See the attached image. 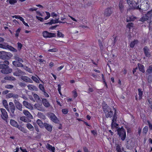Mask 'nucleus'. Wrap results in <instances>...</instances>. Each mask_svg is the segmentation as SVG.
<instances>
[{
  "label": "nucleus",
  "instance_id": "f257e3e1",
  "mask_svg": "<svg viewBox=\"0 0 152 152\" xmlns=\"http://www.w3.org/2000/svg\"><path fill=\"white\" fill-rule=\"evenodd\" d=\"M117 134L122 141L125 140L126 137V131L123 126L117 129Z\"/></svg>",
  "mask_w": 152,
  "mask_h": 152
},
{
  "label": "nucleus",
  "instance_id": "f03ea898",
  "mask_svg": "<svg viewBox=\"0 0 152 152\" xmlns=\"http://www.w3.org/2000/svg\"><path fill=\"white\" fill-rule=\"evenodd\" d=\"M127 3L134 9H139L138 0H126Z\"/></svg>",
  "mask_w": 152,
  "mask_h": 152
},
{
  "label": "nucleus",
  "instance_id": "7ed1b4c3",
  "mask_svg": "<svg viewBox=\"0 0 152 152\" xmlns=\"http://www.w3.org/2000/svg\"><path fill=\"white\" fill-rule=\"evenodd\" d=\"M0 69H2L1 72L4 74H7L11 73L12 70L11 69L9 68L7 65L4 64H0Z\"/></svg>",
  "mask_w": 152,
  "mask_h": 152
},
{
  "label": "nucleus",
  "instance_id": "20e7f679",
  "mask_svg": "<svg viewBox=\"0 0 152 152\" xmlns=\"http://www.w3.org/2000/svg\"><path fill=\"white\" fill-rule=\"evenodd\" d=\"M42 36L45 38H48L56 37V35L55 33L49 32L47 31H44L42 32Z\"/></svg>",
  "mask_w": 152,
  "mask_h": 152
},
{
  "label": "nucleus",
  "instance_id": "39448f33",
  "mask_svg": "<svg viewBox=\"0 0 152 152\" xmlns=\"http://www.w3.org/2000/svg\"><path fill=\"white\" fill-rule=\"evenodd\" d=\"M0 110L1 113L2 118L4 121H7L8 118V116L6 110L3 108H1Z\"/></svg>",
  "mask_w": 152,
  "mask_h": 152
},
{
  "label": "nucleus",
  "instance_id": "423d86ee",
  "mask_svg": "<svg viewBox=\"0 0 152 152\" xmlns=\"http://www.w3.org/2000/svg\"><path fill=\"white\" fill-rule=\"evenodd\" d=\"M105 113V116L106 118H111L113 117V113L111 108H109V110L104 112Z\"/></svg>",
  "mask_w": 152,
  "mask_h": 152
},
{
  "label": "nucleus",
  "instance_id": "0eeeda50",
  "mask_svg": "<svg viewBox=\"0 0 152 152\" xmlns=\"http://www.w3.org/2000/svg\"><path fill=\"white\" fill-rule=\"evenodd\" d=\"M113 12L111 7H108L106 9L104 10V15L105 17L110 16Z\"/></svg>",
  "mask_w": 152,
  "mask_h": 152
},
{
  "label": "nucleus",
  "instance_id": "6e6552de",
  "mask_svg": "<svg viewBox=\"0 0 152 152\" xmlns=\"http://www.w3.org/2000/svg\"><path fill=\"white\" fill-rule=\"evenodd\" d=\"M9 112L10 111L11 113L14 114L15 109V107L14 104L12 102H10L9 103Z\"/></svg>",
  "mask_w": 152,
  "mask_h": 152
},
{
  "label": "nucleus",
  "instance_id": "1a4fd4ad",
  "mask_svg": "<svg viewBox=\"0 0 152 152\" xmlns=\"http://www.w3.org/2000/svg\"><path fill=\"white\" fill-rule=\"evenodd\" d=\"M143 51L145 56L147 57H149L151 56V53L150 52V50L147 46L144 47L143 49Z\"/></svg>",
  "mask_w": 152,
  "mask_h": 152
},
{
  "label": "nucleus",
  "instance_id": "9d476101",
  "mask_svg": "<svg viewBox=\"0 0 152 152\" xmlns=\"http://www.w3.org/2000/svg\"><path fill=\"white\" fill-rule=\"evenodd\" d=\"M59 19H56L55 20H53V19H51L50 21L49 22L46 23V24H49L51 25L53 24L59 23H65L66 22H63L60 20H58Z\"/></svg>",
  "mask_w": 152,
  "mask_h": 152
},
{
  "label": "nucleus",
  "instance_id": "9b49d317",
  "mask_svg": "<svg viewBox=\"0 0 152 152\" xmlns=\"http://www.w3.org/2000/svg\"><path fill=\"white\" fill-rule=\"evenodd\" d=\"M10 124L12 126L16 127L20 129V126H19L18 123L14 120L11 119L10 120Z\"/></svg>",
  "mask_w": 152,
  "mask_h": 152
},
{
  "label": "nucleus",
  "instance_id": "f8f14e48",
  "mask_svg": "<svg viewBox=\"0 0 152 152\" xmlns=\"http://www.w3.org/2000/svg\"><path fill=\"white\" fill-rule=\"evenodd\" d=\"M50 118L51 120L55 123H57L59 122L58 118L53 113H51Z\"/></svg>",
  "mask_w": 152,
  "mask_h": 152
},
{
  "label": "nucleus",
  "instance_id": "ddd939ff",
  "mask_svg": "<svg viewBox=\"0 0 152 152\" xmlns=\"http://www.w3.org/2000/svg\"><path fill=\"white\" fill-rule=\"evenodd\" d=\"M118 7L119 10L121 13H123L124 11V1L122 0L120 1L118 4Z\"/></svg>",
  "mask_w": 152,
  "mask_h": 152
},
{
  "label": "nucleus",
  "instance_id": "4468645a",
  "mask_svg": "<svg viewBox=\"0 0 152 152\" xmlns=\"http://www.w3.org/2000/svg\"><path fill=\"white\" fill-rule=\"evenodd\" d=\"M8 53L5 51H0V58H1L5 59H7L8 56Z\"/></svg>",
  "mask_w": 152,
  "mask_h": 152
},
{
  "label": "nucleus",
  "instance_id": "2eb2a0df",
  "mask_svg": "<svg viewBox=\"0 0 152 152\" xmlns=\"http://www.w3.org/2000/svg\"><path fill=\"white\" fill-rule=\"evenodd\" d=\"M44 126L46 129L49 132H51L52 130L53 126L50 124L47 123H44Z\"/></svg>",
  "mask_w": 152,
  "mask_h": 152
},
{
  "label": "nucleus",
  "instance_id": "dca6fc26",
  "mask_svg": "<svg viewBox=\"0 0 152 152\" xmlns=\"http://www.w3.org/2000/svg\"><path fill=\"white\" fill-rule=\"evenodd\" d=\"M23 112L24 115H25L28 118L31 119L33 118L32 115L27 110H23Z\"/></svg>",
  "mask_w": 152,
  "mask_h": 152
},
{
  "label": "nucleus",
  "instance_id": "f3484780",
  "mask_svg": "<svg viewBox=\"0 0 152 152\" xmlns=\"http://www.w3.org/2000/svg\"><path fill=\"white\" fill-rule=\"evenodd\" d=\"M21 79L24 81L26 82L32 83V80L30 78L26 76H22L21 77Z\"/></svg>",
  "mask_w": 152,
  "mask_h": 152
},
{
  "label": "nucleus",
  "instance_id": "a211bd4d",
  "mask_svg": "<svg viewBox=\"0 0 152 152\" xmlns=\"http://www.w3.org/2000/svg\"><path fill=\"white\" fill-rule=\"evenodd\" d=\"M16 107L19 111H22V105L18 101L15 102Z\"/></svg>",
  "mask_w": 152,
  "mask_h": 152
},
{
  "label": "nucleus",
  "instance_id": "6ab92c4d",
  "mask_svg": "<svg viewBox=\"0 0 152 152\" xmlns=\"http://www.w3.org/2000/svg\"><path fill=\"white\" fill-rule=\"evenodd\" d=\"M20 61H14L12 62L13 64L15 66L20 67H23V65Z\"/></svg>",
  "mask_w": 152,
  "mask_h": 152
},
{
  "label": "nucleus",
  "instance_id": "aec40b11",
  "mask_svg": "<svg viewBox=\"0 0 152 152\" xmlns=\"http://www.w3.org/2000/svg\"><path fill=\"white\" fill-rule=\"evenodd\" d=\"M42 102L44 105L46 107H48L50 106V104L48 101L45 98L42 99Z\"/></svg>",
  "mask_w": 152,
  "mask_h": 152
},
{
  "label": "nucleus",
  "instance_id": "412c9836",
  "mask_svg": "<svg viewBox=\"0 0 152 152\" xmlns=\"http://www.w3.org/2000/svg\"><path fill=\"white\" fill-rule=\"evenodd\" d=\"M149 12H148L147 14L142 17L140 19V21L143 22L148 20L149 18L148 15H149Z\"/></svg>",
  "mask_w": 152,
  "mask_h": 152
},
{
  "label": "nucleus",
  "instance_id": "4be33fe9",
  "mask_svg": "<svg viewBox=\"0 0 152 152\" xmlns=\"http://www.w3.org/2000/svg\"><path fill=\"white\" fill-rule=\"evenodd\" d=\"M137 66L139 71L144 73L145 72L144 66L140 63L137 64Z\"/></svg>",
  "mask_w": 152,
  "mask_h": 152
},
{
  "label": "nucleus",
  "instance_id": "5701e85b",
  "mask_svg": "<svg viewBox=\"0 0 152 152\" xmlns=\"http://www.w3.org/2000/svg\"><path fill=\"white\" fill-rule=\"evenodd\" d=\"M23 72L20 69H18L15 72L13 73V75L15 76H19L22 75Z\"/></svg>",
  "mask_w": 152,
  "mask_h": 152
},
{
  "label": "nucleus",
  "instance_id": "b1692460",
  "mask_svg": "<svg viewBox=\"0 0 152 152\" xmlns=\"http://www.w3.org/2000/svg\"><path fill=\"white\" fill-rule=\"evenodd\" d=\"M136 19V18L132 15L127 16L126 18V20L127 22H129L134 21Z\"/></svg>",
  "mask_w": 152,
  "mask_h": 152
},
{
  "label": "nucleus",
  "instance_id": "393cba45",
  "mask_svg": "<svg viewBox=\"0 0 152 152\" xmlns=\"http://www.w3.org/2000/svg\"><path fill=\"white\" fill-rule=\"evenodd\" d=\"M113 110L114 111V115H113V117L112 119V121H116V120L117 119V114L116 113V110L115 108L113 107Z\"/></svg>",
  "mask_w": 152,
  "mask_h": 152
},
{
  "label": "nucleus",
  "instance_id": "a878e982",
  "mask_svg": "<svg viewBox=\"0 0 152 152\" xmlns=\"http://www.w3.org/2000/svg\"><path fill=\"white\" fill-rule=\"evenodd\" d=\"M20 120L25 122L28 123L31 121V120L28 119V118L25 116L21 117L20 118Z\"/></svg>",
  "mask_w": 152,
  "mask_h": 152
},
{
  "label": "nucleus",
  "instance_id": "bb28decb",
  "mask_svg": "<svg viewBox=\"0 0 152 152\" xmlns=\"http://www.w3.org/2000/svg\"><path fill=\"white\" fill-rule=\"evenodd\" d=\"M102 107L104 112L106 110H108L109 108H110L108 107V106L105 102L104 103L103 102L102 105Z\"/></svg>",
  "mask_w": 152,
  "mask_h": 152
},
{
  "label": "nucleus",
  "instance_id": "cd10ccee",
  "mask_svg": "<svg viewBox=\"0 0 152 152\" xmlns=\"http://www.w3.org/2000/svg\"><path fill=\"white\" fill-rule=\"evenodd\" d=\"M7 96L8 98L13 97V98H16L18 97V95L17 94H13V93H11L8 94Z\"/></svg>",
  "mask_w": 152,
  "mask_h": 152
},
{
  "label": "nucleus",
  "instance_id": "c85d7f7f",
  "mask_svg": "<svg viewBox=\"0 0 152 152\" xmlns=\"http://www.w3.org/2000/svg\"><path fill=\"white\" fill-rule=\"evenodd\" d=\"M138 41L137 40H134L132 41L130 44V47L132 48H133L135 45L138 43Z\"/></svg>",
  "mask_w": 152,
  "mask_h": 152
},
{
  "label": "nucleus",
  "instance_id": "c756f323",
  "mask_svg": "<svg viewBox=\"0 0 152 152\" xmlns=\"http://www.w3.org/2000/svg\"><path fill=\"white\" fill-rule=\"evenodd\" d=\"M26 127L30 131H33L34 128L33 126L30 123H28L26 124Z\"/></svg>",
  "mask_w": 152,
  "mask_h": 152
},
{
  "label": "nucleus",
  "instance_id": "7c9ffc66",
  "mask_svg": "<svg viewBox=\"0 0 152 152\" xmlns=\"http://www.w3.org/2000/svg\"><path fill=\"white\" fill-rule=\"evenodd\" d=\"M7 45V49H8L11 51L14 52H17V50L16 49H15L12 46L9 45L8 44Z\"/></svg>",
  "mask_w": 152,
  "mask_h": 152
},
{
  "label": "nucleus",
  "instance_id": "2f4dec72",
  "mask_svg": "<svg viewBox=\"0 0 152 152\" xmlns=\"http://www.w3.org/2000/svg\"><path fill=\"white\" fill-rule=\"evenodd\" d=\"M2 103L3 105H4V107L8 111H9V108L8 107V105L7 102V101L6 100L4 99L2 101Z\"/></svg>",
  "mask_w": 152,
  "mask_h": 152
},
{
  "label": "nucleus",
  "instance_id": "473e14b6",
  "mask_svg": "<svg viewBox=\"0 0 152 152\" xmlns=\"http://www.w3.org/2000/svg\"><path fill=\"white\" fill-rule=\"evenodd\" d=\"M111 125L112 129L118 128V125L116 123V121H112Z\"/></svg>",
  "mask_w": 152,
  "mask_h": 152
},
{
  "label": "nucleus",
  "instance_id": "72a5a7b5",
  "mask_svg": "<svg viewBox=\"0 0 152 152\" xmlns=\"http://www.w3.org/2000/svg\"><path fill=\"white\" fill-rule=\"evenodd\" d=\"M138 95L139 96V98L140 99H142V96L143 95V91L141 88H138Z\"/></svg>",
  "mask_w": 152,
  "mask_h": 152
},
{
  "label": "nucleus",
  "instance_id": "f704fd0d",
  "mask_svg": "<svg viewBox=\"0 0 152 152\" xmlns=\"http://www.w3.org/2000/svg\"><path fill=\"white\" fill-rule=\"evenodd\" d=\"M14 59L15 60V61H20L21 62H23V60L22 58H20L18 55H16L14 57Z\"/></svg>",
  "mask_w": 152,
  "mask_h": 152
},
{
  "label": "nucleus",
  "instance_id": "c9c22d12",
  "mask_svg": "<svg viewBox=\"0 0 152 152\" xmlns=\"http://www.w3.org/2000/svg\"><path fill=\"white\" fill-rule=\"evenodd\" d=\"M148 130V127L147 126H145L143 129L142 134L143 135H145Z\"/></svg>",
  "mask_w": 152,
  "mask_h": 152
},
{
  "label": "nucleus",
  "instance_id": "e433bc0d",
  "mask_svg": "<svg viewBox=\"0 0 152 152\" xmlns=\"http://www.w3.org/2000/svg\"><path fill=\"white\" fill-rule=\"evenodd\" d=\"M37 123L41 128L44 126V124H43L42 121L39 119L37 120Z\"/></svg>",
  "mask_w": 152,
  "mask_h": 152
},
{
  "label": "nucleus",
  "instance_id": "4c0bfd02",
  "mask_svg": "<svg viewBox=\"0 0 152 152\" xmlns=\"http://www.w3.org/2000/svg\"><path fill=\"white\" fill-rule=\"evenodd\" d=\"M102 80L103 81V83H104L105 86H106V87L107 88H108V86L106 83V80L105 79L104 77V75L103 74H102Z\"/></svg>",
  "mask_w": 152,
  "mask_h": 152
},
{
  "label": "nucleus",
  "instance_id": "58836bf2",
  "mask_svg": "<svg viewBox=\"0 0 152 152\" xmlns=\"http://www.w3.org/2000/svg\"><path fill=\"white\" fill-rule=\"evenodd\" d=\"M47 149L51 151H53V150L55 149V148L54 147L48 144L47 146Z\"/></svg>",
  "mask_w": 152,
  "mask_h": 152
},
{
  "label": "nucleus",
  "instance_id": "ea45409f",
  "mask_svg": "<svg viewBox=\"0 0 152 152\" xmlns=\"http://www.w3.org/2000/svg\"><path fill=\"white\" fill-rule=\"evenodd\" d=\"M32 80L36 83H39V79L36 77L32 76L31 77Z\"/></svg>",
  "mask_w": 152,
  "mask_h": 152
},
{
  "label": "nucleus",
  "instance_id": "a19ab883",
  "mask_svg": "<svg viewBox=\"0 0 152 152\" xmlns=\"http://www.w3.org/2000/svg\"><path fill=\"white\" fill-rule=\"evenodd\" d=\"M23 67L25 70H26L28 72L30 73H32V70L30 68H29L26 66H24L23 67Z\"/></svg>",
  "mask_w": 152,
  "mask_h": 152
},
{
  "label": "nucleus",
  "instance_id": "79ce46f5",
  "mask_svg": "<svg viewBox=\"0 0 152 152\" xmlns=\"http://www.w3.org/2000/svg\"><path fill=\"white\" fill-rule=\"evenodd\" d=\"M146 72L148 74H151L152 72V66L151 65L149 66L148 68L146 70Z\"/></svg>",
  "mask_w": 152,
  "mask_h": 152
},
{
  "label": "nucleus",
  "instance_id": "37998d69",
  "mask_svg": "<svg viewBox=\"0 0 152 152\" xmlns=\"http://www.w3.org/2000/svg\"><path fill=\"white\" fill-rule=\"evenodd\" d=\"M107 33L105 31H104L103 32V34H102V35L100 36V37L104 39L107 37Z\"/></svg>",
  "mask_w": 152,
  "mask_h": 152
},
{
  "label": "nucleus",
  "instance_id": "c03bdc74",
  "mask_svg": "<svg viewBox=\"0 0 152 152\" xmlns=\"http://www.w3.org/2000/svg\"><path fill=\"white\" fill-rule=\"evenodd\" d=\"M8 1H9V3L11 5L14 4L17 2V0H7V2Z\"/></svg>",
  "mask_w": 152,
  "mask_h": 152
},
{
  "label": "nucleus",
  "instance_id": "a18cd8bd",
  "mask_svg": "<svg viewBox=\"0 0 152 152\" xmlns=\"http://www.w3.org/2000/svg\"><path fill=\"white\" fill-rule=\"evenodd\" d=\"M116 150L117 152H120L121 151V146L118 144L116 145Z\"/></svg>",
  "mask_w": 152,
  "mask_h": 152
},
{
  "label": "nucleus",
  "instance_id": "49530a36",
  "mask_svg": "<svg viewBox=\"0 0 152 152\" xmlns=\"http://www.w3.org/2000/svg\"><path fill=\"white\" fill-rule=\"evenodd\" d=\"M21 30V29L20 28H18L17 30L16 31V33L15 34V36L18 38L19 36V34Z\"/></svg>",
  "mask_w": 152,
  "mask_h": 152
},
{
  "label": "nucleus",
  "instance_id": "de8ad7c7",
  "mask_svg": "<svg viewBox=\"0 0 152 152\" xmlns=\"http://www.w3.org/2000/svg\"><path fill=\"white\" fill-rule=\"evenodd\" d=\"M33 96L35 99V100L36 101H37L40 100L39 97L37 94H34L33 95Z\"/></svg>",
  "mask_w": 152,
  "mask_h": 152
},
{
  "label": "nucleus",
  "instance_id": "09e8293b",
  "mask_svg": "<svg viewBox=\"0 0 152 152\" xmlns=\"http://www.w3.org/2000/svg\"><path fill=\"white\" fill-rule=\"evenodd\" d=\"M57 36L58 37L63 38L64 37V35L62 32H60L59 31H57Z\"/></svg>",
  "mask_w": 152,
  "mask_h": 152
},
{
  "label": "nucleus",
  "instance_id": "8fccbe9b",
  "mask_svg": "<svg viewBox=\"0 0 152 152\" xmlns=\"http://www.w3.org/2000/svg\"><path fill=\"white\" fill-rule=\"evenodd\" d=\"M134 24L132 23H129L127 24L126 27L127 28L130 29L131 28L133 27V26Z\"/></svg>",
  "mask_w": 152,
  "mask_h": 152
},
{
  "label": "nucleus",
  "instance_id": "3c124183",
  "mask_svg": "<svg viewBox=\"0 0 152 152\" xmlns=\"http://www.w3.org/2000/svg\"><path fill=\"white\" fill-rule=\"evenodd\" d=\"M45 13L46 14L47 16L45 17L44 19L45 20H47L50 17V13L46 11Z\"/></svg>",
  "mask_w": 152,
  "mask_h": 152
},
{
  "label": "nucleus",
  "instance_id": "603ef678",
  "mask_svg": "<svg viewBox=\"0 0 152 152\" xmlns=\"http://www.w3.org/2000/svg\"><path fill=\"white\" fill-rule=\"evenodd\" d=\"M68 110L67 108L63 109L62 110V112L63 114H67L68 112Z\"/></svg>",
  "mask_w": 152,
  "mask_h": 152
},
{
  "label": "nucleus",
  "instance_id": "864d4df0",
  "mask_svg": "<svg viewBox=\"0 0 152 152\" xmlns=\"http://www.w3.org/2000/svg\"><path fill=\"white\" fill-rule=\"evenodd\" d=\"M7 43H5V45L1 44H0V48L4 49H7Z\"/></svg>",
  "mask_w": 152,
  "mask_h": 152
},
{
  "label": "nucleus",
  "instance_id": "5fc2aeb1",
  "mask_svg": "<svg viewBox=\"0 0 152 152\" xmlns=\"http://www.w3.org/2000/svg\"><path fill=\"white\" fill-rule=\"evenodd\" d=\"M39 89L42 92L45 91V89L43 86L42 84H39Z\"/></svg>",
  "mask_w": 152,
  "mask_h": 152
},
{
  "label": "nucleus",
  "instance_id": "6e6d98bb",
  "mask_svg": "<svg viewBox=\"0 0 152 152\" xmlns=\"http://www.w3.org/2000/svg\"><path fill=\"white\" fill-rule=\"evenodd\" d=\"M99 42V46L100 47V49L101 50H102L103 48V44L102 42L100 40H98Z\"/></svg>",
  "mask_w": 152,
  "mask_h": 152
},
{
  "label": "nucleus",
  "instance_id": "4d7b16f0",
  "mask_svg": "<svg viewBox=\"0 0 152 152\" xmlns=\"http://www.w3.org/2000/svg\"><path fill=\"white\" fill-rule=\"evenodd\" d=\"M147 123H148V124L149 126V128L152 131V124L150 122V121H147Z\"/></svg>",
  "mask_w": 152,
  "mask_h": 152
},
{
  "label": "nucleus",
  "instance_id": "13d9d810",
  "mask_svg": "<svg viewBox=\"0 0 152 152\" xmlns=\"http://www.w3.org/2000/svg\"><path fill=\"white\" fill-rule=\"evenodd\" d=\"M57 50L56 48H54L51 49H49L48 50V52H57Z\"/></svg>",
  "mask_w": 152,
  "mask_h": 152
},
{
  "label": "nucleus",
  "instance_id": "bf43d9fd",
  "mask_svg": "<svg viewBox=\"0 0 152 152\" xmlns=\"http://www.w3.org/2000/svg\"><path fill=\"white\" fill-rule=\"evenodd\" d=\"M58 93L59 94L61 95H62V94L61 92V85L60 84H58Z\"/></svg>",
  "mask_w": 152,
  "mask_h": 152
},
{
  "label": "nucleus",
  "instance_id": "052dcab7",
  "mask_svg": "<svg viewBox=\"0 0 152 152\" xmlns=\"http://www.w3.org/2000/svg\"><path fill=\"white\" fill-rule=\"evenodd\" d=\"M7 79L10 80H15L16 79L15 78L12 77H7Z\"/></svg>",
  "mask_w": 152,
  "mask_h": 152
},
{
  "label": "nucleus",
  "instance_id": "680f3d73",
  "mask_svg": "<svg viewBox=\"0 0 152 152\" xmlns=\"http://www.w3.org/2000/svg\"><path fill=\"white\" fill-rule=\"evenodd\" d=\"M72 93L73 94V96L75 98L77 96V94L75 90H74L72 91Z\"/></svg>",
  "mask_w": 152,
  "mask_h": 152
},
{
  "label": "nucleus",
  "instance_id": "e2e57ef3",
  "mask_svg": "<svg viewBox=\"0 0 152 152\" xmlns=\"http://www.w3.org/2000/svg\"><path fill=\"white\" fill-rule=\"evenodd\" d=\"M36 18L37 19H38V20H39L41 22H42L43 21V19L41 17L36 16Z\"/></svg>",
  "mask_w": 152,
  "mask_h": 152
},
{
  "label": "nucleus",
  "instance_id": "0e129e2a",
  "mask_svg": "<svg viewBox=\"0 0 152 152\" xmlns=\"http://www.w3.org/2000/svg\"><path fill=\"white\" fill-rule=\"evenodd\" d=\"M13 87V86L11 85H7L5 86V88L8 89H11Z\"/></svg>",
  "mask_w": 152,
  "mask_h": 152
},
{
  "label": "nucleus",
  "instance_id": "69168bd1",
  "mask_svg": "<svg viewBox=\"0 0 152 152\" xmlns=\"http://www.w3.org/2000/svg\"><path fill=\"white\" fill-rule=\"evenodd\" d=\"M9 62L8 61H4L3 62V64H4L5 65H7V67H9L8 66L9 64Z\"/></svg>",
  "mask_w": 152,
  "mask_h": 152
},
{
  "label": "nucleus",
  "instance_id": "338daca9",
  "mask_svg": "<svg viewBox=\"0 0 152 152\" xmlns=\"http://www.w3.org/2000/svg\"><path fill=\"white\" fill-rule=\"evenodd\" d=\"M28 89L32 90H33V87H34L33 85H29L27 86Z\"/></svg>",
  "mask_w": 152,
  "mask_h": 152
},
{
  "label": "nucleus",
  "instance_id": "774afa93",
  "mask_svg": "<svg viewBox=\"0 0 152 152\" xmlns=\"http://www.w3.org/2000/svg\"><path fill=\"white\" fill-rule=\"evenodd\" d=\"M23 105L25 107L27 106V105H30V103H28V102H27L26 101H23Z\"/></svg>",
  "mask_w": 152,
  "mask_h": 152
}]
</instances>
